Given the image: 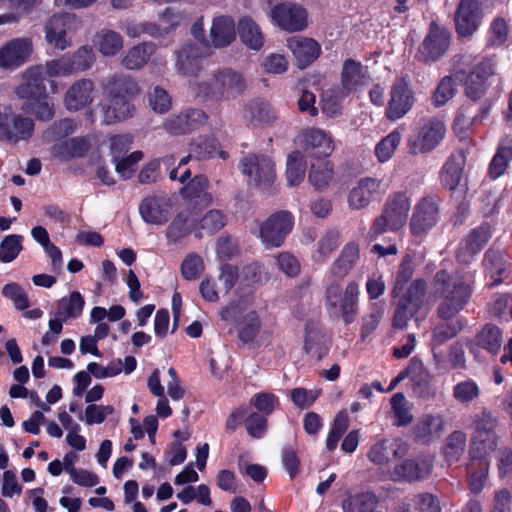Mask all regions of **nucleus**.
<instances>
[{
  "label": "nucleus",
  "mask_w": 512,
  "mask_h": 512,
  "mask_svg": "<svg viewBox=\"0 0 512 512\" xmlns=\"http://www.w3.org/2000/svg\"><path fill=\"white\" fill-rule=\"evenodd\" d=\"M248 82L243 73L232 68H219L208 80L196 81L192 90L203 102L220 104L244 95Z\"/></svg>",
  "instance_id": "f257e3e1"
},
{
  "label": "nucleus",
  "mask_w": 512,
  "mask_h": 512,
  "mask_svg": "<svg viewBox=\"0 0 512 512\" xmlns=\"http://www.w3.org/2000/svg\"><path fill=\"white\" fill-rule=\"evenodd\" d=\"M359 293V285L355 281L348 282L345 288L337 282L329 284L324 295L329 316L341 319L346 325L354 322L358 314Z\"/></svg>",
  "instance_id": "f03ea898"
},
{
  "label": "nucleus",
  "mask_w": 512,
  "mask_h": 512,
  "mask_svg": "<svg viewBox=\"0 0 512 512\" xmlns=\"http://www.w3.org/2000/svg\"><path fill=\"white\" fill-rule=\"evenodd\" d=\"M410 208L411 202L406 193L395 192L389 195L382 213L374 219L369 229V238L376 239L387 231H400L407 223Z\"/></svg>",
  "instance_id": "7ed1b4c3"
},
{
  "label": "nucleus",
  "mask_w": 512,
  "mask_h": 512,
  "mask_svg": "<svg viewBox=\"0 0 512 512\" xmlns=\"http://www.w3.org/2000/svg\"><path fill=\"white\" fill-rule=\"evenodd\" d=\"M444 118L423 117L407 137L406 147L411 156L427 155L434 151L446 135Z\"/></svg>",
  "instance_id": "20e7f679"
},
{
  "label": "nucleus",
  "mask_w": 512,
  "mask_h": 512,
  "mask_svg": "<svg viewBox=\"0 0 512 512\" xmlns=\"http://www.w3.org/2000/svg\"><path fill=\"white\" fill-rule=\"evenodd\" d=\"M240 169L250 187L268 189L276 179L274 161L263 154H247L240 161Z\"/></svg>",
  "instance_id": "39448f33"
},
{
  "label": "nucleus",
  "mask_w": 512,
  "mask_h": 512,
  "mask_svg": "<svg viewBox=\"0 0 512 512\" xmlns=\"http://www.w3.org/2000/svg\"><path fill=\"white\" fill-rule=\"evenodd\" d=\"M33 119L17 114L10 107H0V141L17 144L28 141L34 134Z\"/></svg>",
  "instance_id": "423d86ee"
},
{
  "label": "nucleus",
  "mask_w": 512,
  "mask_h": 512,
  "mask_svg": "<svg viewBox=\"0 0 512 512\" xmlns=\"http://www.w3.org/2000/svg\"><path fill=\"white\" fill-rule=\"evenodd\" d=\"M258 228V237L265 246L279 247L292 231L293 216L286 210L275 212L260 223Z\"/></svg>",
  "instance_id": "0eeeda50"
},
{
  "label": "nucleus",
  "mask_w": 512,
  "mask_h": 512,
  "mask_svg": "<svg viewBox=\"0 0 512 512\" xmlns=\"http://www.w3.org/2000/svg\"><path fill=\"white\" fill-rule=\"evenodd\" d=\"M415 96L408 76L398 78L391 86L390 100L386 107V117L391 121L403 118L414 106Z\"/></svg>",
  "instance_id": "6e6552de"
},
{
  "label": "nucleus",
  "mask_w": 512,
  "mask_h": 512,
  "mask_svg": "<svg viewBox=\"0 0 512 512\" xmlns=\"http://www.w3.org/2000/svg\"><path fill=\"white\" fill-rule=\"evenodd\" d=\"M481 0H461L455 13V29L461 37H471L482 23Z\"/></svg>",
  "instance_id": "1a4fd4ad"
},
{
  "label": "nucleus",
  "mask_w": 512,
  "mask_h": 512,
  "mask_svg": "<svg viewBox=\"0 0 512 512\" xmlns=\"http://www.w3.org/2000/svg\"><path fill=\"white\" fill-rule=\"evenodd\" d=\"M387 190V186L381 179L373 177L361 178L357 184L349 191L348 205L351 209L361 210L375 199L382 196Z\"/></svg>",
  "instance_id": "9d476101"
},
{
  "label": "nucleus",
  "mask_w": 512,
  "mask_h": 512,
  "mask_svg": "<svg viewBox=\"0 0 512 512\" xmlns=\"http://www.w3.org/2000/svg\"><path fill=\"white\" fill-rule=\"evenodd\" d=\"M447 47L448 35L445 27H440L436 21H432L416 57L425 63L437 61L445 54Z\"/></svg>",
  "instance_id": "9b49d317"
},
{
  "label": "nucleus",
  "mask_w": 512,
  "mask_h": 512,
  "mask_svg": "<svg viewBox=\"0 0 512 512\" xmlns=\"http://www.w3.org/2000/svg\"><path fill=\"white\" fill-rule=\"evenodd\" d=\"M271 18L286 31H300L307 26V13L300 5L292 2L277 4L271 10Z\"/></svg>",
  "instance_id": "f8f14e48"
},
{
  "label": "nucleus",
  "mask_w": 512,
  "mask_h": 512,
  "mask_svg": "<svg viewBox=\"0 0 512 512\" xmlns=\"http://www.w3.org/2000/svg\"><path fill=\"white\" fill-rule=\"evenodd\" d=\"M32 52L31 38L12 39L0 48V68L16 69L28 61Z\"/></svg>",
  "instance_id": "ddd939ff"
},
{
  "label": "nucleus",
  "mask_w": 512,
  "mask_h": 512,
  "mask_svg": "<svg viewBox=\"0 0 512 512\" xmlns=\"http://www.w3.org/2000/svg\"><path fill=\"white\" fill-rule=\"evenodd\" d=\"M371 77L367 67L353 59H346L341 71V89L342 96L360 91L363 87L370 84Z\"/></svg>",
  "instance_id": "4468645a"
},
{
  "label": "nucleus",
  "mask_w": 512,
  "mask_h": 512,
  "mask_svg": "<svg viewBox=\"0 0 512 512\" xmlns=\"http://www.w3.org/2000/svg\"><path fill=\"white\" fill-rule=\"evenodd\" d=\"M495 64L492 60L479 62L465 77V94L473 101L480 99L487 91L488 78L494 75Z\"/></svg>",
  "instance_id": "2eb2a0df"
},
{
  "label": "nucleus",
  "mask_w": 512,
  "mask_h": 512,
  "mask_svg": "<svg viewBox=\"0 0 512 512\" xmlns=\"http://www.w3.org/2000/svg\"><path fill=\"white\" fill-rule=\"evenodd\" d=\"M208 55V44H185L177 52V71L186 76L197 75L201 70V59Z\"/></svg>",
  "instance_id": "dca6fc26"
},
{
  "label": "nucleus",
  "mask_w": 512,
  "mask_h": 512,
  "mask_svg": "<svg viewBox=\"0 0 512 512\" xmlns=\"http://www.w3.org/2000/svg\"><path fill=\"white\" fill-rule=\"evenodd\" d=\"M77 21L74 14H54L45 23V39L55 48L64 50L70 43L66 38L70 26Z\"/></svg>",
  "instance_id": "f3484780"
},
{
  "label": "nucleus",
  "mask_w": 512,
  "mask_h": 512,
  "mask_svg": "<svg viewBox=\"0 0 512 512\" xmlns=\"http://www.w3.org/2000/svg\"><path fill=\"white\" fill-rule=\"evenodd\" d=\"M170 199L163 195L145 197L139 205V213L144 222L152 225L165 224L171 212Z\"/></svg>",
  "instance_id": "a211bd4d"
},
{
  "label": "nucleus",
  "mask_w": 512,
  "mask_h": 512,
  "mask_svg": "<svg viewBox=\"0 0 512 512\" xmlns=\"http://www.w3.org/2000/svg\"><path fill=\"white\" fill-rule=\"evenodd\" d=\"M431 464L424 459H405L389 472L395 482H417L426 479L431 473Z\"/></svg>",
  "instance_id": "6ab92c4d"
},
{
  "label": "nucleus",
  "mask_w": 512,
  "mask_h": 512,
  "mask_svg": "<svg viewBox=\"0 0 512 512\" xmlns=\"http://www.w3.org/2000/svg\"><path fill=\"white\" fill-rule=\"evenodd\" d=\"M304 152L316 158L329 156L333 150V140L324 130L310 128L305 130L301 136Z\"/></svg>",
  "instance_id": "aec40b11"
},
{
  "label": "nucleus",
  "mask_w": 512,
  "mask_h": 512,
  "mask_svg": "<svg viewBox=\"0 0 512 512\" xmlns=\"http://www.w3.org/2000/svg\"><path fill=\"white\" fill-rule=\"evenodd\" d=\"M94 83L89 79L74 82L66 91L63 99L64 106L69 111H79L93 101Z\"/></svg>",
  "instance_id": "412c9836"
},
{
  "label": "nucleus",
  "mask_w": 512,
  "mask_h": 512,
  "mask_svg": "<svg viewBox=\"0 0 512 512\" xmlns=\"http://www.w3.org/2000/svg\"><path fill=\"white\" fill-rule=\"evenodd\" d=\"M438 207L432 198L422 199L417 206L410 221L411 232L421 235L432 228L437 220Z\"/></svg>",
  "instance_id": "4be33fe9"
},
{
  "label": "nucleus",
  "mask_w": 512,
  "mask_h": 512,
  "mask_svg": "<svg viewBox=\"0 0 512 512\" xmlns=\"http://www.w3.org/2000/svg\"><path fill=\"white\" fill-rule=\"evenodd\" d=\"M491 237L490 228L481 225L470 232L460 244L456 258L463 263L470 262L481 251Z\"/></svg>",
  "instance_id": "5701e85b"
},
{
  "label": "nucleus",
  "mask_w": 512,
  "mask_h": 512,
  "mask_svg": "<svg viewBox=\"0 0 512 512\" xmlns=\"http://www.w3.org/2000/svg\"><path fill=\"white\" fill-rule=\"evenodd\" d=\"M448 324L442 323L437 325L432 332L430 342L432 352V365L434 369L444 374L448 363Z\"/></svg>",
  "instance_id": "b1692460"
},
{
  "label": "nucleus",
  "mask_w": 512,
  "mask_h": 512,
  "mask_svg": "<svg viewBox=\"0 0 512 512\" xmlns=\"http://www.w3.org/2000/svg\"><path fill=\"white\" fill-rule=\"evenodd\" d=\"M288 48L296 58L299 68L304 69L320 55V45L311 38L293 36L287 40Z\"/></svg>",
  "instance_id": "393cba45"
},
{
  "label": "nucleus",
  "mask_w": 512,
  "mask_h": 512,
  "mask_svg": "<svg viewBox=\"0 0 512 512\" xmlns=\"http://www.w3.org/2000/svg\"><path fill=\"white\" fill-rule=\"evenodd\" d=\"M48 75L42 65L32 66L23 75L24 83L18 90L21 98H34L46 95Z\"/></svg>",
  "instance_id": "a878e982"
},
{
  "label": "nucleus",
  "mask_w": 512,
  "mask_h": 512,
  "mask_svg": "<svg viewBox=\"0 0 512 512\" xmlns=\"http://www.w3.org/2000/svg\"><path fill=\"white\" fill-rule=\"evenodd\" d=\"M407 451L408 446L400 439L382 440L371 447L368 458L376 465H386L389 463L390 455L401 458L407 454Z\"/></svg>",
  "instance_id": "bb28decb"
},
{
  "label": "nucleus",
  "mask_w": 512,
  "mask_h": 512,
  "mask_svg": "<svg viewBox=\"0 0 512 512\" xmlns=\"http://www.w3.org/2000/svg\"><path fill=\"white\" fill-rule=\"evenodd\" d=\"M235 37V22L231 16L219 15L213 18L210 39L214 48L229 46L235 40Z\"/></svg>",
  "instance_id": "cd10ccee"
},
{
  "label": "nucleus",
  "mask_w": 512,
  "mask_h": 512,
  "mask_svg": "<svg viewBox=\"0 0 512 512\" xmlns=\"http://www.w3.org/2000/svg\"><path fill=\"white\" fill-rule=\"evenodd\" d=\"M102 111L104 122L111 124L132 117L135 107L130 99L107 95Z\"/></svg>",
  "instance_id": "c85d7f7f"
},
{
  "label": "nucleus",
  "mask_w": 512,
  "mask_h": 512,
  "mask_svg": "<svg viewBox=\"0 0 512 512\" xmlns=\"http://www.w3.org/2000/svg\"><path fill=\"white\" fill-rule=\"evenodd\" d=\"M445 421L440 416L426 415L413 428L416 441L430 444L438 440L444 430Z\"/></svg>",
  "instance_id": "c756f323"
},
{
  "label": "nucleus",
  "mask_w": 512,
  "mask_h": 512,
  "mask_svg": "<svg viewBox=\"0 0 512 512\" xmlns=\"http://www.w3.org/2000/svg\"><path fill=\"white\" fill-rule=\"evenodd\" d=\"M485 273L493 281L491 287L499 285L504 279L508 270L506 255L502 250L490 248L486 251L483 259Z\"/></svg>",
  "instance_id": "7c9ffc66"
},
{
  "label": "nucleus",
  "mask_w": 512,
  "mask_h": 512,
  "mask_svg": "<svg viewBox=\"0 0 512 512\" xmlns=\"http://www.w3.org/2000/svg\"><path fill=\"white\" fill-rule=\"evenodd\" d=\"M242 115L248 125L253 127L270 123L275 118L270 104L258 98L243 105Z\"/></svg>",
  "instance_id": "2f4dec72"
},
{
  "label": "nucleus",
  "mask_w": 512,
  "mask_h": 512,
  "mask_svg": "<svg viewBox=\"0 0 512 512\" xmlns=\"http://www.w3.org/2000/svg\"><path fill=\"white\" fill-rule=\"evenodd\" d=\"M107 95L124 97L132 100L140 93L137 81L130 75L116 73L108 78L105 85Z\"/></svg>",
  "instance_id": "473e14b6"
},
{
  "label": "nucleus",
  "mask_w": 512,
  "mask_h": 512,
  "mask_svg": "<svg viewBox=\"0 0 512 512\" xmlns=\"http://www.w3.org/2000/svg\"><path fill=\"white\" fill-rule=\"evenodd\" d=\"M498 441V436H472L468 451L469 461L490 465V457L496 451Z\"/></svg>",
  "instance_id": "72a5a7b5"
},
{
  "label": "nucleus",
  "mask_w": 512,
  "mask_h": 512,
  "mask_svg": "<svg viewBox=\"0 0 512 512\" xmlns=\"http://www.w3.org/2000/svg\"><path fill=\"white\" fill-rule=\"evenodd\" d=\"M378 496L371 491L347 493L342 501L343 512H376Z\"/></svg>",
  "instance_id": "f704fd0d"
},
{
  "label": "nucleus",
  "mask_w": 512,
  "mask_h": 512,
  "mask_svg": "<svg viewBox=\"0 0 512 512\" xmlns=\"http://www.w3.org/2000/svg\"><path fill=\"white\" fill-rule=\"evenodd\" d=\"M196 223L190 210L179 212L166 230V237L169 242L179 244L192 232Z\"/></svg>",
  "instance_id": "c9c22d12"
},
{
  "label": "nucleus",
  "mask_w": 512,
  "mask_h": 512,
  "mask_svg": "<svg viewBox=\"0 0 512 512\" xmlns=\"http://www.w3.org/2000/svg\"><path fill=\"white\" fill-rule=\"evenodd\" d=\"M93 43L100 54L112 57L123 49L124 38L120 33L104 28L96 32Z\"/></svg>",
  "instance_id": "e433bc0d"
},
{
  "label": "nucleus",
  "mask_w": 512,
  "mask_h": 512,
  "mask_svg": "<svg viewBox=\"0 0 512 512\" xmlns=\"http://www.w3.org/2000/svg\"><path fill=\"white\" fill-rule=\"evenodd\" d=\"M360 259V247L358 243H347L338 258L333 262L331 273L338 278H344L353 269Z\"/></svg>",
  "instance_id": "4c0bfd02"
},
{
  "label": "nucleus",
  "mask_w": 512,
  "mask_h": 512,
  "mask_svg": "<svg viewBox=\"0 0 512 512\" xmlns=\"http://www.w3.org/2000/svg\"><path fill=\"white\" fill-rule=\"evenodd\" d=\"M155 44L143 42L128 49L122 58V65L128 70H139L143 68L155 52Z\"/></svg>",
  "instance_id": "58836bf2"
},
{
  "label": "nucleus",
  "mask_w": 512,
  "mask_h": 512,
  "mask_svg": "<svg viewBox=\"0 0 512 512\" xmlns=\"http://www.w3.org/2000/svg\"><path fill=\"white\" fill-rule=\"evenodd\" d=\"M471 282V276L467 274L453 281L450 289V314L459 313L468 303L472 294Z\"/></svg>",
  "instance_id": "ea45409f"
},
{
  "label": "nucleus",
  "mask_w": 512,
  "mask_h": 512,
  "mask_svg": "<svg viewBox=\"0 0 512 512\" xmlns=\"http://www.w3.org/2000/svg\"><path fill=\"white\" fill-rule=\"evenodd\" d=\"M510 40V26L508 21L497 16L489 24L486 33V46L488 48H500L505 46Z\"/></svg>",
  "instance_id": "a19ab883"
},
{
  "label": "nucleus",
  "mask_w": 512,
  "mask_h": 512,
  "mask_svg": "<svg viewBox=\"0 0 512 512\" xmlns=\"http://www.w3.org/2000/svg\"><path fill=\"white\" fill-rule=\"evenodd\" d=\"M90 148L89 141L84 137H76L52 146L51 153L59 159L82 157Z\"/></svg>",
  "instance_id": "79ce46f5"
},
{
  "label": "nucleus",
  "mask_w": 512,
  "mask_h": 512,
  "mask_svg": "<svg viewBox=\"0 0 512 512\" xmlns=\"http://www.w3.org/2000/svg\"><path fill=\"white\" fill-rule=\"evenodd\" d=\"M512 159V140L502 139L498 145L497 152L494 155L488 169V175L491 179H497L507 169L509 161Z\"/></svg>",
  "instance_id": "37998d69"
},
{
  "label": "nucleus",
  "mask_w": 512,
  "mask_h": 512,
  "mask_svg": "<svg viewBox=\"0 0 512 512\" xmlns=\"http://www.w3.org/2000/svg\"><path fill=\"white\" fill-rule=\"evenodd\" d=\"M242 41L251 49L259 50L264 44V37L259 26L249 17H243L238 24Z\"/></svg>",
  "instance_id": "c03bdc74"
},
{
  "label": "nucleus",
  "mask_w": 512,
  "mask_h": 512,
  "mask_svg": "<svg viewBox=\"0 0 512 512\" xmlns=\"http://www.w3.org/2000/svg\"><path fill=\"white\" fill-rule=\"evenodd\" d=\"M84 304L82 295L74 291L58 301L56 316L62 320L77 318L82 313Z\"/></svg>",
  "instance_id": "a18cd8bd"
},
{
  "label": "nucleus",
  "mask_w": 512,
  "mask_h": 512,
  "mask_svg": "<svg viewBox=\"0 0 512 512\" xmlns=\"http://www.w3.org/2000/svg\"><path fill=\"white\" fill-rule=\"evenodd\" d=\"M75 130V123L72 119L64 118L51 124L42 134L45 143H62L63 139L71 135Z\"/></svg>",
  "instance_id": "49530a36"
},
{
  "label": "nucleus",
  "mask_w": 512,
  "mask_h": 512,
  "mask_svg": "<svg viewBox=\"0 0 512 512\" xmlns=\"http://www.w3.org/2000/svg\"><path fill=\"white\" fill-rule=\"evenodd\" d=\"M306 173V161L300 151H293L288 155L286 177L289 186L301 183Z\"/></svg>",
  "instance_id": "de8ad7c7"
},
{
  "label": "nucleus",
  "mask_w": 512,
  "mask_h": 512,
  "mask_svg": "<svg viewBox=\"0 0 512 512\" xmlns=\"http://www.w3.org/2000/svg\"><path fill=\"white\" fill-rule=\"evenodd\" d=\"M488 463L471 462L467 463V477L469 489L474 494H479L487 481L489 474Z\"/></svg>",
  "instance_id": "09e8293b"
},
{
  "label": "nucleus",
  "mask_w": 512,
  "mask_h": 512,
  "mask_svg": "<svg viewBox=\"0 0 512 512\" xmlns=\"http://www.w3.org/2000/svg\"><path fill=\"white\" fill-rule=\"evenodd\" d=\"M472 425L474 432L472 436H498L495 429L498 425V418L488 409H483L473 417Z\"/></svg>",
  "instance_id": "8fccbe9b"
},
{
  "label": "nucleus",
  "mask_w": 512,
  "mask_h": 512,
  "mask_svg": "<svg viewBox=\"0 0 512 512\" xmlns=\"http://www.w3.org/2000/svg\"><path fill=\"white\" fill-rule=\"evenodd\" d=\"M477 343L491 354H496L502 345V333L492 324L485 325L477 335Z\"/></svg>",
  "instance_id": "3c124183"
},
{
  "label": "nucleus",
  "mask_w": 512,
  "mask_h": 512,
  "mask_svg": "<svg viewBox=\"0 0 512 512\" xmlns=\"http://www.w3.org/2000/svg\"><path fill=\"white\" fill-rule=\"evenodd\" d=\"M308 178L317 190L325 189L333 178V165L329 161L312 164Z\"/></svg>",
  "instance_id": "603ef678"
},
{
  "label": "nucleus",
  "mask_w": 512,
  "mask_h": 512,
  "mask_svg": "<svg viewBox=\"0 0 512 512\" xmlns=\"http://www.w3.org/2000/svg\"><path fill=\"white\" fill-rule=\"evenodd\" d=\"M401 139V133L398 130H393L376 145L375 155L379 162H386L393 156Z\"/></svg>",
  "instance_id": "864d4df0"
},
{
  "label": "nucleus",
  "mask_w": 512,
  "mask_h": 512,
  "mask_svg": "<svg viewBox=\"0 0 512 512\" xmlns=\"http://www.w3.org/2000/svg\"><path fill=\"white\" fill-rule=\"evenodd\" d=\"M25 108L41 121H49L55 115L54 105L48 101L46 95L28 98Z\"/></svg>",
  "instance_id": "5fc2aeb1"
},
{
  "label": "nucleus",
  "mask_w": 512,
  "mask_h": 512,
  "mask_svg": "<svg viewBox=\"0 0 512 512\" xmlns=\"http://www.w3.org/2000/svg\"><path fill=\"white\" fill-rule=\"evenodd\" d=\"M22 236L11 234L1 241L0 243V261L9 263L13 261L22 251Z\"/></svg>",
  "instance_id": "6e6d98bb"
},
{
  "label": "nucleus",
  "mask_w": 512,
  "mask_h": 512,
  "mask_svg": "<svg viewBox=\"0 0 512 512\" xmlns=\"http://www.w3.org/2000/svg\"><path fill=\"white\" fill-rule=\"evenodd\" d=\"M148 102L153 111L160 114L168 112L172 105L169 93L159 85L148 93Z\"/></svg>",
  "instance_id": "4d7b16f0"
},
{
  "label": "nucleus",
  "mask_w": 512,
  "mask_h": 512,
  "mask_svg": "<svg viewBox=\"0 0 512 512\" xmlns=\"http://www.w3.org/2000/svg\"><path fill=\"white\" fill-rule=\"evenodd\" d=\"M74 73L90 69L95 62V54L91 47L82 46L72 55H68Z\"/></svg>",
  "instance_id": "13d9d810"
},
{
  "label": "nucleus",
  "mask_w": 512,
  "mask_h": 512,
  "mask_svg": "<svg viewBox=\"0 0 512 512\" xmlns=\"http://www.w3.org/2000/svg\"><path fill=\"white\" fill-rule=\"evenodd\" d=\"M226 225V215L218 209L209 210L200 220V230L213 235Z\"/></svg>",
  "instance_id": "bf43d9fd"
},
{
  "label": "nucleus",
  "mask_w": 512,
  "mask_h": 512,
  "mask_svg": "<svg viewBox=\"0 0 512 512\" xmlns=\"http://www.w3.org/2000/svg\"><path fill=\"white\" fill-rule=\"evenodd\" d=\"M142 158V151H134L129 155L122 156L120 159L113 162L115 164V170L122 178L128 179L135 172L136 166Z\"/></svg>",
  "instance_id": "052dcab7"
},
{
  "label": "nucleus",
  "mask_w": 512,
  "mask_h": 512,
  "mask_svg": "<svg viewBox=\"0 0 512 512\" xmlns=\"http://www.w3.org/2000/svg\"><path fill=\"white\" fill-rule=\"evenodd\" d=\"M466 189L455 191L452 195L454 200V211L451 218L453 225L458 226L465 222L470 213V203L465 197Z\"/></svg>",
  "instance_id": "680f3d73"
},
{
  "label": "nucleus",
  "mask_w": 512,
  "mask_h": 512,
  "mask_svg": "<svg viewBox=\"0 0 512 512\" xmlns=\"http://www.w3.org/2000/svg\"><path fill=\"white\" fill-rule=\"evenodd\" d=\"M428 377V373L423 368L422 371L415 372L411 380L414 394L423 399L431 398L436 394V389Z\"/></svg>",
  "instance_id": "e2e57ef3"
},
{
  "label": "nucleus",
  "mask_w": 512,
  "mask_h": 512,
  "mask_svg": "<svg viewBox=\"0 0 512 512\" xmlns=\"http://www.w3.org/2000/svg\"><path fill=\"white\" fill-rule=\"evenodd\" d=\"M419 311V308L400 299L393 315V327L398 329L406 328L408 321Z\"/></svg>",
  "instance_id": "0e129e2a"
},
{
  "label": "nucleus",
  "mask_w": 512,
  "mask_h": 512,
  "mask_svg": "<svg viewBox=\"0 0 512 512\" xmlns=\"http://www.w3.org/2000/svg\"><path fill=\"white\" fill-rule=\"evenodd\" d=\"M391 406L395 417L397 418L398 426H406L413 420V416L410 413L407 401L402 393H396L391 398Z\"/></svg>",
  "instance_id": "69168bd1"
},
{
  "label": "nucleus",
  "mask_w": 512,
  "mask_h": 512,
  "mask_svg": "<svg viewBox=\"0 0 512 512\" xmlns=\"http://www.w3.org/2000/svg\"><path fill=\"white\" fill-rule=\"evenodd\" d=\"M204 270V262L197 253L188 254L181 264V274L186 280L197 279Z\"/></svg>",
  "instance_id": "338daca9"
},
{
  "label": "nucleus",
  "mask_w": 512,
  "mask_h": 512,
  "mask_svg": "<svg viewBox=\"0 0 512 512\" xmlns=\"http://www.w3.org/2000/svg\"><path fill=\"white\" fill-rule=\"evenodd\" d=\"M488 310L495 317H512V295L495 294L488 303Z\"/></svg>",
  "instance_id": "774afa93"
}]
</instances>
